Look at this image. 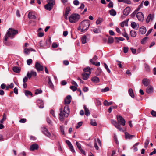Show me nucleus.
Instances as JSON below:
<instances>
[{
	"label": "nucleus",
	"instance_id": "obj_58",
	"mask_svg": "<svg viewBox=\"0 0 156 156\" xmlns=\"http://www.w3.org/2000/svg\"><path fill=\"white\" fill-rule=\"evenodd\" d=\"M60 129L61 131V132L62 134L64 135L65 132L64 130V127L63 126H60Z\"/></svg>",
	"mask_w": 156,
	"mask_h": 156
},
{
	"label": "nucleus",
	"instance_id": "obj_17",
	"mask_svg": "<svg viewBox=\"0 0 156 156\" xmlns=\"http://www.w3.org/2000/svg\"><path fill=\"white\" fill-rule=\"evenodd\" d=\"M142 82L145 86H147L150 84V81L147 78L144 79L142 80Z\"/></svg>",
	"mask_w": 156,
	"mask_h": 156
},
{
	"label": "nucleus",
	"instance_id": "obj_22",
	"mask_svg": "<svg viewBox=\"0 0 156 156\" xmlns=\"http://www.w3.org/2000/svg\"><path fill=\"white\" fill-rule=\"evenodd\" d=\"M135 136L134 135H131L127 132L125 133V137L126 139H131Z\"/></svg>",
	"mask_w": 156,
	"mask_h": 156
},
{
	"label": "nucleus",
	"instance_id": "obj_25",
	"mask_svg": "<svg viewBox=\"0 0 156 156\" xmlns=\"http://www.w3.org/2000/svg\"><path fill=\"white\" fill-rule=\"evenodd\" d=\"M91 80L93 82L95 83H98L100 81L99 78L96 76L93 77L91 79Z\"/></svg>",
	"mask_w": 156,
	"mask_h": 156
},
{
	"label": "nucleus",
	"instance_id": "obj_37",
	"mask_svg": "<svg viewBox=\"0 0 156 156\" xmlns=\"http://www.w3.org/2000/svg\"><path fill=\"white\" fill-rule=\"evenodd\" d=\"M144 66L147 72H149L150 69L149 66L147 64L145 63Z\"/></svg>",
	"mask_w": 156,
	"mask_h": 156
},
{
	"label": "nucleus",
	"instance_id": "obj_16",
	"mask_svg": "<svg viewBox=\"0 0 156 156\" xmlns=\"http://www.w3.org/2000/svg\"><path fill=\"white\" fill-rule=\"evenodd\" d=\"M71 96L70 95L67 96L66 98L64 100V103L65 104H69L71 101Z\"/></svg>",
	"mask_w": 156,
	"mask_h": 156
},
{
	"label": "nucleus",
	"instance_id": "obj_21",
	"mask_svg": "<svg viewBox=\"0 0 156 156\" xmlns=\"http://www.w3.org/2000/svg\"><path fill=\"white\" fill-rule=\"evenodd\" d=\"M38 148V145L37 144H34L30 146V149L31 151H33L34 150L37 149Z\"/></svg>",
	"mask_w": 156,
	"mask_h": 156
},
{
	"label": "nucleus",
	"instance_id": "obj_55",
	"mask_svg": "<svg viewBox=\"0 0 156 156\" xmlns=\"http://www.w3.org/2000/svg\"><path fill=\"white\" fill-rule=\"evenodd\" d=\"M73 3L75 5H78L79 4V2L78 0H75L73 2Z\"/></svg>",
	"mask_w": 156,
	"mask_h": 156
},
{
	"label": "nucleus",
	"instance_id": "obj_57",
	"mask_svg": "<svg viewBox=\"0 0 156 156\" xmlns=\"http://www.w3.org/2000/svg\"><path fill=\"white\" fill-rule=\"evenodd\" d=\"M76 144L77 146V147L78 148L79 150L81 148V145L78 142H76Z\"/></svg>",
	"mask_w": 156,
	"mask_h": 156
},
{
	"label": "nucleus",
	"instance_id": "obj_52",
	"mask_svg": "<svg viewBox=\"0 0 156 156\" xmlns=\"http://www.w3.org/2000/svg\"><path fill=\"white\" fill-rule=\"evenodd\" d=\"M70 88L73 90V91H76L77 89V87L76 86H71L70 87Z\"/></svg>",
	"mask_w": 156,
	"mask_h": 156
},
{
	"label": "nucleus",
	"instance_id": "obj_49",
	"mask_svg": "<svg viewBox=\"0 0 156 156\" xmlns=\"http://www.w3.org/2000/svg\"><path fill=\"white\" fill-rule=\"evenodd\" d=\"M102 20L101 18H99L96 21V23L97 25L100 24L102 22Z\"/></svg>",
	"mask_w": 156,
	"mask_h": 156
},
{
	"label": "nucleus",
	"instance_id": "obj_47",
	"mask_svg": "<svg viewBox=\"0 0 156 156\" xmlns=\"http://www.w3.org/2000/svg\"><path fill=\"white\" fill-rule=\"evenodd\" d=\"M48 84L50 88L51 89L53 88V85L51 81H48Z\"/></svg>",
	"mask_w": 156,
	"mask_h": 156
},
{
	"label": "nucleus",
	"instance_id": "obj_15",
	"mask_svg": "<svg viewBox=\"0 0 156 156\" xmlns=\"http://www.w3.org/2000/svg\"><path fill=\"white\" fill-rule=\"evenodd\" d=\"M154 18V16L153 15L151 14H149L146 19V22L147 23H148L150 21H152Z\"/></svg>",
	"mask_w": 156,
	"mask_h": 156
},
{
	"label": "nucleus",
	"instance_id": "obj_19",
	"mask_svg": "<svg viewBox=\"0 0 156 156\" xmlns=\"http://www.w3.org/2000/svg\"><path fill=\"white\" fill-rule=\"evenodd\" d=\"M37 103L39 108H42L44 107L43 103L41 100H38L37 101Z\"/></svg>",
	"mask_w": 156,
	"mask_h": 156
},
{
	"label": "nucleus",
	"instance_id": "obj_35",
	"mask_svg": "<svg viewBox=\"0 0 156 156\" xmlns=\"http://www.w3.org/2000/svg\"><path fill=\"white\" fill-rule=\"evenodd\" d=\"M6 119V116L5 113H4L3 115L2 118V119L0 120V122L1 123H3V122L5 121Z\"/></svg>",
	"mask_w": 156,
	"mask_h": 156
},
{
	"label": "nucleus",
	"instance_id": "obj_56",
	"mask_svg": "<svg viewBox=\"0 0 156 156\" xmlns=\"http://www.w3.org/2000/svg\"><path fill=\"white\" fill-rule=\"evenodd\" d=\"M82 122H78L77 124V126H76V129H78L79 128L80 126H81L82 124Z\"/></svg>",
	"mask_w": 156,
	"mask_h": 156
},
{
	"label": "nucleus",
	"instance_id": "obj_45",
	"mask_svg": "<svg viewBox=\"0 0 156 156\" xmlns=\"http://www.w3.org/2000/svg\"><path fill=\"white\" fill-rule=\"evenodd\" d=\"M104 65L105 66V69L107 70V72L109 73H110L111 72V71L110 70V69H109L108 67V66L105 63H104Z\"/></svg>",
	"mask_w": 156,
	"mask_h": 156
},
{
	"label": "nucleus",
	"instance_id": "obj_44",
	"mask_svg": "<svg viewBox=\"0 0 156 156\" xmlns=\"http://www.w3.org/2000/svg\"><path fill=\"white\" fill-rule=\"evenodd\" d=\"M70 10V9L69 7H67L65 13V14H66V15H68L69 12Z\"/></svg>",
	"mask_w": 156,
	"mask_h": 156
},
{
	"label": "nucleus",
	"instance_id": "obj_28",
	"mask_svg": "<svg viewBox=\"0 0 156 156\" xmlns=\"http://www.w3.org/2000/svg\"><path fill=\"white\" fill-rule=\"evenodd\" d=\"M113 103L112 102H108L107 100H105L104 101L103 104L105 106H109Z\"/></svg>",
	"mask_w": 156,
	"mask_h": 156
},
{
	"label": "nucleus",
	"instance_id": "obj_2",
	"mask_svg": "<svg viewBox=\"0 0 156 156\" xmlns=\"http://www.w3.org/2000/svg\"><path fill=\"white\" fill-rule=\"evenodd\" d=\"M42 131L43 133L46 136L52 140H54L56 138V135L54 134H52V136L51 135L50 133L48 130L47 129L45 126H44L41 128Z\"/></svg>",
	"mask_w": 156,
	"mask_h": 156
},
{
	"label": "nucleus",
	"instance_id": "obj_62",
	"mask_svg": "<svg viewBox=\"0 0 156 156\" xmlns=\"http://www.w3.org/2000/svg\"><path fill=\"white\" fill-rule=\"evenodd\" d=\"M58 45L55 43H53L52 44V47L53 48H56L58 47Z\"/></svg>",
	"mask_w": 156,
	"mask_h": 156
},
{
	"label": "nucleus",
	"instance_id": "obj_53",
	"mask_svg": "<svg viewBox=\"0 0 156 156\" xmlns=\"http://www.w3.org/2000/svg\"><path fill=\"white\" fill-rule=\"evenodd\" d=\"M129 48L128 47H124L123 48V52L124 53H126L128 52Z\"/></svg>",
	"mask_w": 156,
	"mask_h": 156
},
{
	"label": "nucleus",
	"instance_id": "obj_6",
	"mask_svg": "<svg viewBox=\"0 0 156 156\" xmlns=\"http://www.w3.org/2000/svg\"><path fill=\"white\" fill-rule=\"evenodd\" d=\"M18 33L17 30H15L11 28L9 29V30L7 33V35L9 37H10L12 38H13L15 35Z\"/></svg>",
	"mask_w": 156,
	"mask_h": 156
},
{
	"label": "nucleus",
	"instance_id": "obj_20",
	"mask_svg": "<svg viewBox=\"0 0 156 156\" xmlns=\"http://www.w3.org/2000/svg\"><path fill=\"white\" fill-rule=\"evenodd\" d=\"M146 29L144 26H142L140 27L139 29V32L142 34H144L146 32Z\"/></svg>",
	"mask_w": 156,
	"mask_h": 156
},
{
	"label": "nucleus",
	"instance_id": "obj_39",
	"mask_svg": "<svg viewBox=\"0 0 156 156\" xmlns=\"http://www.w3.org/2000/svg\"><path fill=\"white\" fill-rule=\"evenodd\" d=\"M109 12L110 15L112 16H115L116 15V12L114 9L110 10Z\"/></svg>",
	"mask_w": 156,
	"mask_h": 156
},
{
	"label": "nucleus",
	"instance_id": "obj_27",
	"mask_svg": "<svg viewBox=\"0 0 156 156\" xmlns=\"http://www.w3.org/2000/svg\"><path fill=\"white\" fill-rule=\"evenodd\" d=\"M90 62L93 65H95L97 66H100V63L99 62H96V63L92 61V59H90Z\"/></svg>",
	"mask_w": 156,
	"mask_h": 156
},
{
	"label": "nucleus",
	"instance_id": "obj_11",
	"mask_svg": "<svg viewBox=\"0 0 156 156\" xmlns=\"http://www.w3.org/2000/svg\"><path fill=\"white\" fill-rule=\"evenodd\" d=\"M136 16L139 21L142 22L143 20L144 16L142 12H139L137 13Z\"/></svg>",
	"mask_w": 156,
	"mask_h": 156
},
{
	"label": "nucleus",
	"instance_id": "obj_61",
	"mask_svg": "<svg viewBox=\"0 0 156 156\" xmlns=\"http://www.w3.org/2000/svg\"><path fill=\"white\" fill-rule=\"evenodd\" d=\"M94 146L96 150H98L99 149V147L98 146L97 144L96 143V139H95V143H94Z\"/></svg>",
	"mask_w": 156,
	"mask_h": 156
},
{
	"label": "nucleus",
	"instance_id": "obj_63",
	"mask_svg": "<svg viewBox=\"0 0 156 156\" xmlns=\"http://www.w3.org/2000/svg\"><path fill=\"white\" fill-rule=\"evenodd\" d=\"M26 119L24 118H23L21 119L19 122L20 123H25L26 122Z\"/></svg>",
	"mask_w": 156,
	"mask_h": 156
},
{
	"label": "nucleus",
	"instance_id": "obj_42",
	"mask_svg": "<svg viewBox=\"0 0 156 156\" xmlns=\"http://www.w3.org/2000/svg\"><path fill=\"white\" fill-rule=\"evenodd\" d=\"M109 90V88L108 87H106L104 89H102L101 90V91L103 92H105L108 91Z\"/></svg>",
	"mask_w": 156,
	"mask_h": 156
},
{
	"label": "nucleus",
	"instance_id": "obj_33",
	"mask_svg": "<svg viewBox=\"0 0 156 156\" xmlns=\"http://www.w3.org/2000/svg\"><path fill=\"white\" fill-rule=\"evenodd\" d=\"M90 124L93 126H96L97 125V123L95 119H91L90 120Z\"/></svg>",
	"mask_w": 156,
	"mask_h": 156
},
{
	"label": "nucleus",
	"instance_id": "obj_31",
	"mask_svg": "<svg viewBox=\"0 0 156 156\" xmlns=\"http://www.w3.org/2000/svg\"><path fill=\"white\" fill-rule=\"evenodd\" d=\"M130 34L132 37H135L136 35V33L135 30H133L130 31Z\"/></svg>",
	"mask_w": 156,
	"mask_h": 156
},
{
	"label": "nucleus",
	"instance_id": "obj_18",
	"mask_svg": "<svg viewBox=\"0 0 156 156\" xmlns=\"http://www.w3.org/2000/svg\"><path fill=\"white\" fill-rule=\"evenodd\" d=\"M28 17L29 19H36V17L34 13L32 12H29L28 14Z\"/></svg>",
	"mask_w": 156,
	"mask_h": 156
},
{
	"label": "nucleus",
	"instance_id": "obj_14",
	"mask_svg": "<svg viewBox=\"0 0 156 156\" xmlns=\"http://www.w3.org/2000/svg\"><path fill=\"white\" fill-rule=\"evenodd\" d=\"M130 8L128 7L126 8L123 11V14L125 16H127L130 13Z\"/></svg>",
	"mask_w": 156,
	"mask_h": 156
},
{
	"label": "nucleus",
	"instance_id": "obj_26",
	"mask_svg": "<svg viewBox=\"0 0 156 156\" xmlns=\"http://www.w3.org/2000/svg\"><path fill=\"white\" fill-rule=\"evenodd\" d=\"M12 69L14 72L17 73H19L20 70V68L19 67L17 66L14 67L12 68Z\"/></svg>",
	"mask_w": 156,
	"mask_h": 156
},
{
	"label": "nucleus",
	"instance_id": "obj_46",
	"mask_svg": "<svg viewBox=\"0 0 156 156\" xmlns=\"http://www.w3.org/2000/svg\"><path fill=\"white\" fill-rule=\"evenodd\" d=\"M131 27L133 28H135L136 26V24L135 22H132L131 23Z\"/></svg>",
	"mask_w": 156,
	"mask_h": 156
},
{
	"label": "nucleus",
	"instance_id": "obj_41",
	"mask_svg": "<svg viewBox=\"0 0 156 156\" xmlns=\"http://www.w3.org/2000/svg\"><path fill=\"white\" fill-rule=\"evenodd\" d=\"M25 94L26 95L28 96V95H31L32 96V94L31 92L28 90L25 91Z\"/></svg>",
	"mask_w": 156,
	"mask_h": 156
},
{
	"label": "nucleus",
	"instance_id": "obj_60",
	"mask_svg": "<svg viewBox=\"0 0 156 156\" xmlns=\"http://www.w3.org/2000/svg\"><path fill=\"white\" fill-rule=\"evenodd\" d=\"M123 36L126 38L127 40H128L129 39V37L128 36V34L126 33H124V34H122Z\"/></svg>",
	"mask_w": 156,
	"mask_h": 156
},
{
	"label": "nucleus",
	"instance_id": "obj_51",
	"mask_svg": "<svg viewBox=\"0 0 156 156\" xmlns=\"http://www.w3.org/2000/svg\"><path fill=\"white\" fill-rule=\"evenodd\" d=\"M27 64L28 65H30L32 62V60L31 59H29L27 60Z\"/></svg>",
	"mask_w": 156,
	"mask_h": 156
},
{
	"label": "nucleus",
	"instance_id": "obj_30",
	"mask_svg": "<svg viewBox=\"0 0 156 156\" xmlns=\"http://www.w3.org/2000/svg\"><path fill=\"white\" fill-rule=\"evenodd\" d=\"M129 19L127 21H124L120 23V26L122 27H123L125 25L126 26H128V21Z\"/></svg>",
	"mask_w": 156,
	"mask_h": 156
},
{
	"label": "nucleus",
	"instance_id": "obj_36",
	"mask_svg": "<svg viewBox=\"0 0 156 156\" xmlns=\"http://www.w3.org/2000/svg\"><path fill=\"white\" fill-rule=\"evenodd\" d=\"M114 41L113 38L112 37L110 36L108 38V43L112 44L113 42Z\"/></svg>",
	"mask_w": 156,
	"mask_h": 156
},
{
	"label": "nucleus",
	"instance_id": "obj_9",
	"mask_svg": "<svg viewBox=\"0 0 156 156\" xmlns=\"http://www.w3.org/2000/svg\"><path fill=\"white\" fill-rule=\"evenodd\" d=\"M111 122L119 130L121 131L122 130V129L120 127V125L118 124V123H117L116 121L111 119Z\"/></svg>",
	"mask_w": 156,
	"mask_h": 156
},
{
	"label": "nucleus",
	"instance_id": "obj_43",
	"mask_svg": "<svg viewBox=\"0 0 156 156\" xmlns=\"http://www.w3.org/2000/svg\"><path fill=\"white\" fill-rule=\"evenodd\" d=\"M149 143V140L148 139H147L145 142L144 143V147L147 148V147Z\"/></svg>",
	"mask_w": 156,
	"mask_h": 156
},
{
	"label": "nucleus",
	"instance_id": "obj_1",
	"mask_svg": "<svg viewBox=\"0 0 156 156\" xmlns=\"http://www.w3.org/2000/svg\"><path fill=\"white\" fill-rule=\"evenodd\" d=\"M87 26L88 20H84L80 24L79 27L78 28V30H80L81 32H84L88 28Z\"/></svg>",
	"mask_w": 156,
	"mask_h": 156
},
{
	"label": "nucleus",
	"instance_id": "obj_13",
	"mask_svg": "<svg viewBox=\"0 0 156 156\" xmlns=\"http://www.w3.org/2000/svg\"><path fill=\"white\" fill-rule=\"evenodd\" d=\"M63 111L66 113L65 116H66V117H67L69 113V110L68 105H66L65 106Z\"/></svg>",
	"mask_w": 156,
	"mask_h": 156
},
{
	"label": "nucleus",
	"instance_id": "obj_29",
	"mask_svg": "<svg viewBox=\"0 0 156 156\" xmlns=\"http://www.w3.org/2000/svg\"><path fill=\"white\" fill-rule=\"evenodd\" d=\"M128 92L130 96L133 98L134 97V95L133 92V90L131 88L129 89L128 90Z\"/></svg>",
	"mask_w": 156,
	"mask_h": 156
},
{
	"label": "nucleus",
	"instance_id": "obj_64",
	"mask_svg": "<svg viewBox=\"0 0 156 156\" xmlns=\"http://www.w3.org/2000/svg\"><path fill=\"white\" fill-rule=\"evenodd\" d=\"M151 114L153 116L156 117V112L152 110L151 112Z\"/></svg>",
	"mask_w": 156,
	"mask_h": 156
},
{
	"label": "nucleus",
	"instance_id": "obj_12",
	"mask_svg": "<svg viewBox=\"0 0 156 156\" xmlns=\"http://www.w3.org/2000/svg\"><path fill=\"white\" fill-rule=\"evenodd\" d=\"M36 75V72L33 71H31L30 73L28 72L27 74V76L29 79H30L32 76H35Z\"/></svg>",
	"mask_w": 156,
	"mask_h": 156
},
{
	"label": "nucleus",
	"instance_id": "obj_32",
	"mask_svg": "<svg viewBox=\"0 0 156 156\" xmlns=\"http://www.w3.org/2000/svg\"><path fill=\"white\" fill-rule=\"evenodd\" d=\"M119 2H123L127 4H130L131 1L130 0H118Z\"/></svg>",
	"mask_w": 156,
	"mask_h": 156
},
{
	"label": "nucleus",
	"instance_id": "obj_10",
	"mask_svg": "<svg viewBox=\"0 0 156 156\" xmlns=\"http://www.w3.org/2000/svg\"><path fill=\"white\" fill-rule=\"evenodd\" d=\"M60 113L59 114V119L61 121H63V117H66L65 116L66 113L63 111V108H61L60 109Z\"/></svg>",
	"mask_w": 156,
	"mask_h": 156
},
{
	"label": "nucleus",
	"instance_id": "obj_4",
	"mask_svg": "<svg viewBox=\"0 0 156 156\" xmlns=\"http://www.w3.org/2000/svg\"><path fill=\"white\" fill-rule=\"evenodd\" d=\"M80 16L78 14H74L71 15L69 18V22L72 23H74L78 21Z\"/></svg>",
	"mask_w": 156,
	"mask_h": 156
},
{
	"label": "nucleus",
	"instance_id": "obj_5",
	"mask_svg": "<svg viewBox=\"0 0 156 156\" xmlns=\"http://www.w3.org/2000/svg\"><path fill=\"white\" fill-rule=\"evenodd\" d=\"M48 3L44 5L45 9L50 11L53 8L55 4L54 0H48Z\"/></svg>",
	"mask_w": 156,
	"mask_h": 156
},
{
	"label": "nucleus",
	"instance_id": "obj_8",
	"mask_svg": "<svg viewBox=\"0 0 156 156\" xmlns=\"http://www.w3.org/2000/svg\"><path fill=\"white\" fill-rule=\"evenodd\" d=\"M35 68L38 71H43L44 69L43 66L38 62H36Z\"/></svg>",
	"mask_w": 156,
	"mask_h": 156
},
{
	"label": "nucleus",
	"instance_id": "obj_7",
	"mask_svg": "<svg viewBox=\"0 0 156 156\" xmlns=\"http://www.w3.org/2000/svg\"><path fill=\"white\" fill-rule=\"evenodd\" d=\"M117 118L118 124H119L123 126L125 125L126 122L124 118L122 116H117Z\"/></svg>",
	"mask_w": 156,
	"mask_h": 156
},
{
	"label": "nucleus",
	"instance_id": "obj_59",
	"mask_svg": "<svg viewBox=\"0 0 156 156\" xmlns=\"http://www.w3.org/2000/svg\"><path fill=\"white\" fill-rule=\"evenodd\" d=\"M147 37H145L141 41V43L142 44H144L145 43V42L147 40Z\"/></svg>",
	"mask_w": 156,
	"mask_h": 156
},
{
	"label": "nucleus",
	"instance_id": "obj_24",
	"mask_svg": "<svg viewBox=\"0 0 156 156\" xmlns=\"http://www.w3.org/2000/svg\"><path fill=\"white\" fill-rule=\"evenodd\" d=\"M30 51H35V50H33V49L31 48H25L24 49V52L25 54H28L29 52Z\"/></svg>",
	"mask_w": 156,
	"mask_h": 156
},
{
	"label": "nucleus",
	"instance_id": "obj_3",
	"mask_svg": "<svg viewBox=\"0 0 156 156\" xmlns=\"http://www.w3.org/2000/svg\"><path fill=\"white\" fill-rule=\"evenodd\" d=\"M51 43L50 39L46 40L45 41H41L38 43V45L41 48H48Z\"/></svg>",
	"mask_w": 156,
	"mask_h": 156
},
{
	"label": "nucleus",
	"instance_id": "obj_38",
	"mask_svg": "<svg viewBox=\"0 0 156 156\" xmlns=\"http://www.w3.org/2000/svg\"><path fill=\"white\" fill-rule=\"evenodd\" d=\"M82 76L83 80H87L88 78V74L84 72L82 74Z\"/></svg>",
	"mask_w": 156,
	"mask_h": 156
},
{
	"label": "nucleus",
	"instance_id": "obj_50",
	"mask_svg": "<svg viewBox=\"0 0 156 156\" xmlns=\"http://www.w3.org/2000/svg\"><path fill=\"white\" fill-rule=\"evenodd\" d=\"M42 91L41 90L37 89L35 90V94H38L41 93H42Z\"/></svg>",
	"mask_w": 156,
	"mask_h": 156
},
{
	"label": "nucleus",
	"instance_id": "obj_48",
	"mask_svg": "<svg viewBox=\"0 0 156 156\" xmlns=\"http://www.w3.org/2000/svg\"><path fill=\"white\" fill-rule=\"evenodd\" d=\"M94 33H98L100 32V30L98 29L95 28L92 30Z\"/></svg>",
	"mask_w": 156,
	"mask_h": 156
},
{
	"label": "nucleus",
	"instance_id": "obj_23",
	"mask_svg": "<svg viewBox=\"0 0 156 156\" xmlns=\"http://www.w3.org/2000/svg\"><path fill=\"white\" fill-rule=\"evenodd\" d=\"M153 87L150 86H148L146 90V92L148 93H152L153 92Z\"/></svg>",
	"mask_w": 156,
	"mask_h": 156
},
{
	"label": "nucleus",
	"instance_id": "obj_40",
	"mask_svg": "<svg viewBox=\"0 0 156 156\" xmlns=\"http://www.w3.org/2000/svg\"><path fill=\"white\" fill-rule=\"evenodd\" d=\"M102 70L100 68H98L96 71V74L97 75H99L101 73Z\"/></svg>",
	"mask_w": 156,
	"mask_h": 156
},
{
	"label": "nucleus",
	"instance_id": "obj_34",
	"mask_svg": "<svg viewBox=\"0 0 156 156\" xmlns=\"http://www.w3.org/2000/svg\"><path fill=\"white\" fill-rule=\"evenodd\" d=\"M87 37L86 36H83L81 38V41L83 44H84L86 43V39Z\"/></svg>",
	"mask_w": 156,
	"mask_h": 156
},
{
	"label": "nucleus",
	"instance_id": "obj_54",
	"mask_svg": "<svg viewBox=\"0 0 156 156\" xmlns=\"http://www.w3.org/2000/svg\"><path fill=\"white\" fill-rule=\"evenodd\" d=\"M84 108L85 111V114L86 116H88V110L85 105H84Z\"/></svg>",
	"mask_w": 156,
	"mask_h": 156
}]
</instances>
